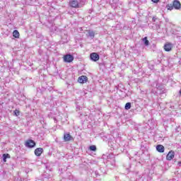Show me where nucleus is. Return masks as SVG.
I'll return each mask as SVG.
<instances>
[{
    "label": "nucleus",
    "instance_id": "1",
    "mask_svg": "<svg viewBox=\"0 0 181 181\" xmlns=\"http://www.w3.org/2000/svg\"><path fill=\"white\" fill-rule=\"evenodd\" d=\"M86 0H71L69 1V6L71 8H83L86 5Z\"/></svg>",
    "mask_w": 181,
    "mask_h": 181
},
{
    "label": "nucleus",
    "instance_id": "2",
    "mask_svg": "<svg viewBox=\"0 0 181 181\" xmlns=\"http://www.w3.org/2000/svg\"><path fill=\"white\" fill-rule=\"evenodd\" d=\"M53 174H52V170H47V171L42 175L43 181H52Z\"/></svg>",
    "mask_w": 181,
    "mask_h": 181
},
{
    "label": "nucleus",
    "instance_id": "3",
    "mask_svg": "<svg viewBox=\"0 0 181 181\" xmlns=\"http://www.w3.org/2000/svg\"><path fill=\"white\" fill-rule=\"evenodd\" d=\"M25 145L26 148L32 149V148H35V146H36V142H35V141H33V139H28L26 141Z\"/></svg>",
    "mask_w": 181,
    "mask_h": 181
},
{
    "label": "nucleus",
    "instance_id": "4",
    "mask_svg": "<svg viewBox=\"0 0 181 181\" xmlns=\"http://www.w3.org/2000/svg\"><path fill=\"white\" fill-rule=\"evenodd\" d=\"M73 60H74V57L70 54L64 56V62H65V63H71Z\"/></svg>",
    "mask_w": 181,
    "mask_h": 181
},
{
    "label": "nucleus",
    "instance_id": "5",
    "mask_svg": "<svg viewBox=\"0 0 181 181\" xmlns=\"http://www.w3.org/2000/svg\"><path fill=\"white\" fill-rule=\"evenodd\" d=\"M90 57L92 62H98V60H100V55L97 52L91 53Z\"/></svg>",
    "mask_w": 181,
    "mask_h": 181
},
{
    "label": "nucleus",
    "instance_id": "6",
    "mask_svg": "<svg viewBox=\"0 0 181 181\" xmlns=\"http://www.w3.org/2000/svg\"><path fill=\"white\" fill-rule=\"evenodd\" d=\"M73 136L70 135V133H64V142H69V141H73Z\"/></svg>",
    "mask_w": 181,
    "mask_h": 181
},
{
    "label": "nucleus",
    "instance_id": "7",
    "mask_svg": "<svg viewBox=\"0 0 181 181\" xmlns=\"http://www.w3.org/2000/svg\"><path fill=\"white\" fill-rule=\"evenodd\" d=\"M88 80V78L86 76H79L78 78V81L81 84H84V83H87Z\"/></svg>",
    "mask_w": 181,
    "mask_h": 181
},
{
    "label": "nucleus",
    "instance_id": "8",
    "mask_svg": "<svg viewBox=\"0 0 181 181\" xmlns=\"http://www.w3.org/2000/svg\"><path fill=\"white\" fill-rule=\"evenodd\" d=\"M173 47V45L172 43L168 42L164 45V50L165 52H170Z\"/></svg>",
    "mask_w": 181,
    "mask_h": 181
},
{
    "label": "nucleus",
    "instance_id": "9",
    "mask_svg": "<svg viewBox=\"0 0 181 181\" xmlns=\"http://www.w3.org/2000/svg\"><path fill=\"white\" fill-rule=\"evenodd\" d=\"M173 158H175V151H169L166 156L167 160H172Z\"/></svg>",
    "mask_w": 181,
    "mask_h": 181
},
{
    "label": "nucleus",
    "instance_id": "10",
    "mask_svg": "<svg viewBox=\"0 0 181 181\" xmlns=\"http://www.w3.org/2000/svg\"><path fill=\"white\" fill-rule=\"evenodd\" d=\"M86 36L87 37H90V39H94L95 36V33L91 30H87Z\"/></svg>",
    "mask_w": 181,
    "mask_h": 181
},
{
    "label": "nucleus",
    "instance_id": "11",
    "mask_svg": "<svg viewBox=\"0 0 181 181\" xmlns=\"http://www.w3.org/2000/svg\"><path fill=\"white\" fill-rule=\"evenodd\" d=\"M34 153H35V156H40L43 153V148H37L35 150Z\"/></svg>",
    "mask_w": 181,
    "mask_h": 181
},
{
    "label": "nucleus",
    "instance_id": "12",
    "mask_svg": "<svg viewBox=\"0 0 181 181\" xmlns=\"http://www.w3.org/2000/svg\"><path fill=\"white\" fill-rule=\"evenodd\" d=\"M173 5L174 8L177 10H179L181 8L180 1H179L178 0H175L173 3Z\"/></svg>",
    "mask_w": 181,
    "mask_h": 181
},
{
    "label": "nucleus",
    "instance_id": "13",
    "mask_svg": "<svg viewBox=\"0 0 181 181\" xmlns=\"http://www.w3.org/2000/svg\"><path fill=\"white\" fill-rule=\"evenodd\" d=\"M156 151H158L160 153H163L165 152V146L162 144H158L156 146Z\"/></svg>",
    "mask_w": 181,
    "mask_h": 181
},
{
    "label": "nucleus",
    "instance_id": "14",
    "mask_svg": "<svg viewBox=\"0 0 181 181\" xmlns=\"http://www.w3.org/2000/svg\"><path fill=\"white\" fill-rule=\"evenodd\" d=\"M152 29L159 30V29H160V22L158 23H153Z\"/></svg>",
    "mask_w": 181,
    "mask_h": 181
},
{
    "label": "nucleus",
    "instance_id": "15",
    "mask_svg": "<svg viewBox=\"0 0 181 181\" xmlns=\"http://www.w3.org/2000/svg\"><path fill=\"white\" fill-rule=\"evenodd\" d=\"M136 181H144V175H138V172H136Z\"/></svg>",
    "mask_w": 181,
    "mask_h": 181
},
{
    "label": "nucleus",
    "instance_id": "16",
    "mask_svg": "<svg viewBox=\"0 0 181 181\" xmlns=\"http://www.w3.org/2000/svg\"><path fill=\"white\" fill-rule=\"evenodd\" d=\"M157 90H160V94H163L165 93V88L162 85H158L157 87Z\"/></svg>",
    "mask_w": 181,
    "mask_h": 181
},
{
    "label": "nucleus",
    "instance_id": "17",
    "mask_svg": "<svg viewBox=\"0 0 181 181\" xmlns=\"http://www.w3.org/2000/svg\"><path fill=\"white\" fill-rule=\"evenodd\" d=\"M11 158V155L8 153L3 154V162H6V159Z\"/></svg>",
    "mask_w": 181,
    "mask_h": 181
},
{
    "label": "nucleus",
    "instance_id": "18",
    "mask_svg": "<svg viewBox=\"0 0 181 181\" xmlns=\"http://www.w3.org/2000/svg\"><path fill=\"white\" fill-rule=\"evenodd\" d=\"M171 35H173L174 36H179V31L175 30V29H171L170 30Z\"/></svg>",
    "mask_w": 181,
    "mask_h": 181
},
{
    "label": "nucleus",
    "instance_id": "19",
    "mask_svg": "<svg viewBox=\"0 0 181 181\" xmlns=\"http://www.w3.org/2000/svg\"><path fill=\"white\" fill-rule=\"evenodd\" d=\"M13 37H16V39L19 38V31H18V30H15L13 32Z\"/></svg>",
    "mask_w": 181,
    "mask_h": 181
},
{
    "label": "nucleus",
    "instance_id": "20",
    "mask_svg": "<svg viewBox=\"0 0 181 181\" xmlns=\"http://www.w3.org/2000/svg\"><path fill=\"white\" fill-rule=\"evenodd\" d=\"M143 42L144 43L145 46H149V40H148V37L143 38Z\"/></svg>",
    "mask_w": 181,
    "mask_h": 181
},
{
    "label": "nucleus",
    "instance_id": "21",
    "mask_svg": "<svg viewBox=\"0 0 181 181\" xmlns=\"http://www.w3.org/2000/svg\"><path fill=\"white\" fill-rule=\"evenodd\" d=\"M166 8H167L168 11H173V8H175V7H174L173 4H168L166 6Z\"/></svg>",
    "mask_w": 181,
    "mask_h": 181
},
{
    "label": "nucleus",
    "instance_id": "22",
    "mask_svg": "<svg viewBox=\"0 0 181 181\" xmlns=\"http://www.w3.org/2000/svg\"><path fill=\"white\" fill-rule=\"evenodd\" d=\"M152 87H154L156 88H157V87L159 86V82H158V81H155L152 84H151Z\"/></svg>",
    "mask_w": 181,
    "mask_h": 181
},
{
    "label": "nucleus",
    "instance_id": "23",
    "mask_svg": "<svg viewBox=\"0 0 181 181\" xmlns=\"http://www.w3.org/2000/svg\"><path fill=\"white\" fill-rule=\"evenodd\" d=\"M89 149H90V151H93V152H95V151H97V146H90V147H89Z\"/></svg>",
    "mask_w": 181,
    "mask_h": 181
},
{
    "label": "nucleus",
    "instance_id": "24",
    "mask_svg": "<svg viewBox=\"0 0 181 181\" xmlns=\"http://www.w3.org/2000/svg\"><path fill=\"white\" fill-rule=\"evenodd\" d=\"M124 108L125 110H131V103H126Z\"/></svg>",
    "mask_w": 181,
    "mask_h": 181
},
{
    "label": "nucleus",
    "instance_id": "25",
    "mask_svg": "<svg viewBox=\"0 0 181 181\" xmlns=\"http://www.w3.org/2000/svg\"><path fill=\"white\" fill-rule=\"evenodd\" d=\"M20 115V112L18 110H14V115H16V117H19Z\"/></svg>",
    "mask_w": 181,
    "mask_h": 181
},
{
    "label": "nucleus",
    "instance_id": "26",
    "mask_svg": "<svg viewBox=\"0 0 181 181\" xmlns=\"http://www.w3.org/2000/svg\"><path fill=\"white\" fill-rule=\"evenodd\" d=\"M152 21L153 22H156V21H158V18L156 16H153Z\"/></svg>",
    "mask_w": 181,
    "mask_h": 181
},
{
    "label": "nucleus",
    "instance_id": "27",
    "mask_svg": "<svg viewBox=\"0 0 181 181\" xmlns=\"http://www.w3.org/2000/svg\"><path fill=\"white\" fill-rule=\"evenodd\" d=\"M95 175L96 177H98L100 176V174L98 173V171H95Z\"/></svg>",
    "mask_w": 181,
    "mask_h": 181
},
{
    "label": "nucleus",
    "instance_id": "28",
    "mask_svg": "<svg viewBox=\"0 0 181 181\" xmlns=\"http://www.w3.org/2000/svg\"><path fill=\"white\" fill-rule=\"evenodd\" d=\"M151 2H153V4H158V2H159V0H151Z\"/></svg>",
    "mask_w": 181,
    "mask_h": 181
},
{
    "label": "nucleus",
    "instance_id": "29",
    "mask_svg": "<svg viewBox=\"0 0 181 181\" xmlns=\"http://www.w3.org/2000/svg\"><path fill=\"white\" fill-rule=\"evenodd\" d=\"M148 67L151 70H153V65H149Z\"/></svg>",
    "mask_w": 181,
    "mask_h": 181
},
{
    "label": "nucleus",
    "instance_id": "30",
    "mask_svg": "<svg viewBox=\"0 0 181 181\" xmlns=\"http://www.w3.org/2000/svg\"><path fill=\"white\" fill-rule=\"evenodd\" d=\"M165 33L167 34V35H169V32L168 31V28H165Z\"/></svg>",
    "mask_w": 181,
    "mask_h": 181
},
{
    "label": "nucleus",
    "instance_id": "31",
    "mask_svg": "<svg viewBox=\"0 0 181 181\" xmlns=\"http://www.w3.org/2000/svg\"><path fill=\"white\" fill-rule=\"evenodd\" d=\"M178 166H181V161L178 162Z\"/></svg>",
    "mask_w": 181,
    "mask_h": 181
},
{
    "label": "nucleus",
    "instance_id": "32",
    "mask_svg": "<svg viewBox=\"0 0 181 181\" xmlns=\"http://www.w3.org/2000/svg\"><path fill=\"white\" fill-rule=\"evenodd\" d=\"M68 179H71V176H69V177H68Z\"/></svg>",
    "mask_w": 181,
    "mask_h": 181
},
{
    "label": "nucleus",
    "instance_id": "33",
    "mask_svg": "<svg viewBox=\"0 0 181 181\" xmlns=\"http://www.w3.org/2000/svg\"><path fill=\"white\" fill-rule=\"evenodd\" d=\"M54 121H56V117L54 118Z\"/></svg>",
    "mask_w": 181,
    "mask_h": 181
},
{
    "label": "nucleus",
    "instance_id": "34",
    "mask_svg": "<svg viewBox=\"0 0 181 181\" xmlns=\"http://www.w3.org/2000/svg\"><path fill=\"white\" fill-rule=\"evenodd\" d=\"M46 168L47 169V166H46Z\"/></svg>",
    "mask_w": 181,
    "mask_h": 181
}]
</instances>
